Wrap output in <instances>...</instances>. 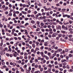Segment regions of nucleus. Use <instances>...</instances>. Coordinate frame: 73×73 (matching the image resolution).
<instances>
[{
    "instance_id": "obj_31",
    "label": "nucleus",
    "mask_w": 73,
    "mask_h": 73,
    "mask_svg": "<svg viewBox=\"0 0 73 73\" xmlns=\"http://www.w3.org/2000/svg\"><path fill=\"white\" fill-rule=\"evenodd\" d=\"M28 25H29V23H26L25 25V27H27Z\"/></svg>"
},
{
    "instance_id": "obj_61",
    "label": "nucleus",
    "mask_w": 73,
    "mask_h": 73,
    "mask_svg": "<svg viewBox=\"0 0 73 73\" xmlns=\"http://www.w3.org/2000/svg\"><path fill=\"white\" fill-rule=\"evenodd\" d=\"M3 25L2 24H0V28H3Z\"/></svg>"
},
{
    "instance_id": "obj_62",
    "label": "nucleus",
    "mask_w": 73,
    "mask_h": 73,
    "mask_svg": "<svg viewBox=\"0 0 73 73\" xmlns=\"http://www.w3.org/2000/svg\"><path fill=\"white\" fill-rule=\"evenodd\" d=\"M46 60H43V61H42V62L43 63H45L46 62Z\"/></svg>"
},
{
    "instance_id": "obj_27",
    "label": "nucleus",
    "mask_w": 73,
    "mask_h": 73,
    "mask_svg": "<svg viewBox=\"0 0 73 73\" xmlns=\"http://www.w3.org/2000/svg\"><path fill=\"white\" fill-rule=\"evenodd\" d=\"M69 23H70V24H72V23H73V21L72 22V21H69Z\"/></svg>"
},
{
    "instance_id": "obj_1",
    "label": "nucleus",
    "mask_w": 73,
    "mask_h": 73,
    "mask_svg": "<svg viewBox=\"0 0 73 73\" xmlns=\"http://www.w3.org/2000/svg\"><path fill=\"white\" fill-rule=\"evenodd\" d=\"M25 35H27V37H28V38H30L31 37H30V36H29V35H28V32L27 30H25Z\"/></svg>"
},
{
    "instance_id": "obj_54",
    "label": "nucleus",
    "mask_w": 73,
    "mask_h": 73,
    "mask_svg": "<svg viewBox=\"0 0 73 73\" xmlns=\"http://www.w3.org/2000/svg\"><path fill=\"white\" fill-rule=\"evenodd\" d=\"M5 15H8V12L6 11L5 12Z\"/></svg>"
},
{
    "instance_id": "obj_57",
    "label": "nucleus",
    "mask_w": 73,
    "mask_h": 73,
    "mask_svg": "<svg viewBox=\"0 0 73 73\" xmlns=\"http://www.w3.org/2000/svg\"><path fill=\"white\" fill-rule=\"evenodd\" d=\"M5 70L6 71H8L9 70V68H5Z\"/></svg>"
},
{
    "instance_id": "obj_13",
    "label": "nucleus",
    "mask_w": 73,
    "mask_h": 73,
    "mask_svg": "<svg viewBox=\"0 0 73 73\" xmlns=\"http://www.w3.org/2000/svg\"><path fill=\"white\" fill-rule=\"evenodd\" d=\"M36 32H38V31H40V29L38 28L36 29L35 30Z\"/></svg>"
},
{
    "instance_id": "obj_19",
    "label": "nucleus",
    "mask_w": 73,
    "mask_h": 73,
    "mask_svg": "<svg viewBox=\"0 0 73 73\" xmlns=\"http://www.w3.org/2000/svg\"><path fill=\"white\" fill-rule=\"evenodd\" d=\"M66 60L64 59H64H62L61 60V62H66Z\"/></svg>"
},
{
    "instance_id": "obj_25",
    "label": "nucleus",
    "mask_w": 73,
    "mask_h": 73,
    "mask_svg": "<svg viewBox=\"0 0 73 73\" xmlns=\"http://www.w3.org/2000/svg\"><path fill=\"white\" fill-rule=\"evenodd\" d=\"M24 58L25 60H27V59H28V56H25Z\"/></svg>"
},
{
    "instance_id": "obj_2",
    "label": "nucleus",
    "mask_w": 73,
    "mask_h": 73,
    "mask_svg": "<svg viewBox=\"0 0 73 73\" xmlns=\"http://www.w3.org/2000/svg\"><path fill=\"white\" fill-rule=\"evenodd\" d=\"M58 34L57 33H55L54 34H53L52 35V37H56V36H57Z\"/></svg>"
},
{
    "instance_id": "obj_14",
    "label": "nucleus",
    "mask_w": 73,
    "mask_h": 73,
    "mask_svg": "<svg viewBox=\"0 0 73 73\" xmlns=\"http://www.w3.org/2000/svg\"><path fill=\"white\" fill-rule=\"evenodd\" d=\"M20 69H21V70L22 72H24V69L22 67H21L20 68Z\"/></svg>"
},
{
    "instance_id": "obj_18",
    "label": "nucleus",
    "mask_w": 73,
    "mask_h": 73,
    "mask_svg": "<svg viewBox=\"0 0 73 73\" xmlns=\"http://www.w3.org/2000/svg\"><path fill=\"white\" fill-rule=\"evenodd\" d=\"M22 37L23 38H24L25 40H26L27 38H24V37H25V36L24 35H23Z\"/></svg>"
},
{
    "instance_id": "obj_20",
    "label": "nucleus",
    "mask_w": 73,
    "mask_h": 73,
    "mask_svg": "<svg viewBox=\"0 0 73 73\" xmlns=\"http://www.w3.org/2000/svg\"><path fill=\"white\" fill-rule=\"evenodd\" d=\"M61 33H62L65 34V31H61Z\"/></svg>"
},
{
    "instance_id": "obj_55",
    "label": "nucleus",
    "mask_w": 73,
    "mask_h": 73,
    "mask_svg": "<svg viewBox=\"0 0 73 73\" xmlns=\"http://www.w3.org/2000/svg\"><path fill=\"white\" fill-rule=\"evenodd\" d=\"M20 59H23V56H21L19 57Z\"/></svg>"
},
{
    "instance_id": "obj_58",
    "label": "nucleus",
    "mask_w": 73,
    "mask_h": 73,
    "mask_svg": "<svg viewBox=\"0 0 73 73\" xmlns=\"http://www.w3.org/2000/svg\"><path fill=\"white\" fill-rule=\"evenodd\" d=\"M65 27V26H64V25H63L62 26V29H64Z\"/></svg>"
},
{
    "instance_id": "obj_17",
    "label": "nucleus",
    "mask_w": 73,
    "mask_h": 73,
    "mask_svg": "<svg viewBox=\"0 0 73 73\" xmlns=\"http://www.w3.org/2000/svg\"><path fill=\"white\" fill-rule=\"evenodd\" d=\"M23 68L25 69H27V65L25 64L23 66Z\"/></svg>"
},
{
    "instance_id": "obj_36",
    "label": "nucleus",
    "mask_w": 73,
    "mask_h": 73,
    "mask_svg": "<svg viewBox=\"0 0 73 73\" xmlns=\"http://www.w3.org/2000/svg\"><path fill=\"white\" fill-rule=\"evenodd\" d=\"M31 60H32L33 61L34 60H35V58H34V57H32L31 58Z\"/></svg>"
},
{
    "instance_id": "obj_29",
    "label": "nucleus",
    "mask_w": 73,
    "mask_h": 73,
    "mask_svg": "<svg viewBox=\"0 0 73 73\" xmlns=\"http://www.w3.org/2000/svg\"><path fill=\"white\" fill-rule=\"evenodd\" d=\"M28 56V53H25L24 54V56Z\"/></svg>"
},
{
    "instance_id": "obj_9",
    "label": "nucleus",
    "mask_w": 73,
    "mask_h": 73,
    "mask_svg": "<svg viewBox=\"0 0 73 73\" xmlns=\"http://www.w3.org/2000/svg\"><path fill=\"white\" fill-rule=\"evenodd\" d=\"M47 54L48 56H49V57L50 56H51V53L50 52H48Z\"/></svg>"
},
{
    "instance_id": "obj_39",
    "label": "nucleus",
    "mask_w": 73,
    "mask_h": 73,
    "mask_svg": "<svg viewBox=\"0 0 73 73\" xmlns=\"http://www.w3.org/2000/svg\"><path fill=\"white\" fill-rule=\"evenodd\" d=\"M40 22H39V21H37L36 22V24H37V25H39L40 24Z\"/></svg>"
},
{
    "instance_id": "obj_60",
    "label": "nucleus",
    "mask_w": 73,
    "mask_h": 73,
    "mask_svg": "<svg viewBox=\"0 0 73 73\" xmlns=\"http://www.w3.org/2000/svg\"><path fill=\"white\" fill-rule=\"evenodd\" d=\"M15 13H16V14H19V11H17L15 12Z\"/></svg>"
},
{
    "instance_id": "obj_24",
    "label": "nucleus",
    "mask_w": 73,
    "mask_h": 73,
    "mask_svg": "<svg viewBox=\"0 0 73 73\" xmlns=\"http://www.w3.org/2000/svg\"><path fill=\"white\" fill-rule=\"evenodd\" d=\"M31 17H32V18L34 17V19L36 18V17H34L35 15H31Z\"/></svg>"
},
{
    "instance_id": "obj_35",
    "label": "nucleus",
    "mask_w": 73,
    "mask_h": 73,
    "mask_svg": "<svg viewBox=\"0 0 73 73\" xmlns=\"http://www.w3.org/2000/svg\"><path fill=\"white\" fill-rule=\"evenodd\" d=\"M73 29L72 28H70L68 29V30L69 31H73Z\"/></svg>"
},
{
    "instance_id": "obj_15",
    "label": "nucleus",
    "mask_w": 73,
    "mask_h": 73,
    "mask_svg": "<svg viewBox=\"0 0 73 73\" xmlns=\"http://www.w3.org/2000/svg\"><path fill=\"white\" fill-rule=\"evenodd\" d=\"M19 54H14V57H17V56Z\"/></svg>"
},
{
    "instance_id": "obj_47",
    "label": "nucleus",
    "mask_w": 73,
    "mask_h": 73,
    "mask_svg": "<svg viewBox=\"0 0 73 73\" xmlns=\"http://www.w3.org/2000/svg\"><path fill=\"white\" fill-rule=\"evenodd\" d=\"M22 49L23 50H24L25 49V47H23L22 48Z\"/></svg>"
},
{
    "instance_id": "obj_40",
    "label": "nucleus",
    "mask_w": 73,
    "mask_h": 73,
    "mask_svg": "<svg viewBox=\"0 0 73 73\" xmlns=\"http://www.w3.org/2000/svg\"><path fill=\"white\" fill-rule=\"evenodd\" d=\"M22 42H22V44L23 45H25V42H23V41H22Z\"/></svg>"
},
{
    "instance_id": "obj_44",
    "label": "nucleus",
    "mask_w": 73,
    "mask_h": 73,
    "mask_svg": "<svg viewBox=\"0 0 73 73\" xmlns=\"http://www.w3.org/2000/svg\"><path fill=\"white\" fill-rule=\"evenodd\" d=\"M58 0H55V3H57L58 2Z\"/></svg>"
},
{
    "instance_id": "obj_37",
    "label": "nucleus",
    "mask_w": 73,
    "mask_h": 73,
    "mask_svg": "<svg viewBox=\"0 0 73 73\" xmlns=\"http://www.w3.org/2000/svg\"><path fill=\"white\" fill-rule=\"evenodd\" d=\"M28 59H29V60H30V59H31V56L30 55H29L28 56Z\"/></svg>"
},
{
    "instance_id": "obj_10",
    "label": "nucleus",
    "mask_w": 73,
    "mask_h": 73,
    "mask_svg": "<svg viewBox=\"0 0 73 73\" xmlns=\"http://www.w3.org/2000/svg\"><path fill=\"white\" fill-rule=\"evenodd\" d=\"M34 67H35V68H36V69H37V68H38V64H36L35 65Z\"/></svg>"
},
{
    "instance_id": "obj_11",
    "label": "nucleus",
    "mask_w": 73,
    "mask_h": 73,
    "mask_svg": "<svg viewBox=\"0 0 73 73\" xmlns=\"http://www.w3.org/2000/svg\"><path fill=\"white\" fill-rule=\"evenodd\" d=\"M45 57L46 59L47 60H48L49 59V58L48 56H47L46 55Z\"/></svg>"
},
{
    "instance_id": "obj_34",
    "label": "nucleus",
    "mask_w": 73,
    "mask_h": 73,
    "mask_svg": "<svg viewBox=\"0 0 73 73\" xmlns=\"http://www.w3.org/2000/svg\"><path fill=\"white\" fill-rule=\"evenodd\" d=\"M40 72H42V71H43V68H40Z\"/></svg>"
},
{
    "instance_id": "obj_59",
    "label": "nucleus",
    "mask_w": 73,
    "mask_h": 73,
    "mask_svg": "<svg viewBox=\"0 0 73 73\" xmlns=\"http://www.w3.org/2000/svg\"><path fill=\"white\" fill-rule=\"evenodd\" d=\"M44 54V52H40V54H41V56L43 54Z\"/></svg>"
},
{
    "instance_id": "obj_50",
    "label": "nucleus",
    "mask_w": 73,
    "mask_h": 73,
    "mask_svg": "<svg viewBox=\"0 0 73 73\" xmlns=\"http://www.w3.org/2000/svg\"><path fill=\"white\" fill-rule=\"evenodd\" d=\"M9 7H10V8H11L12 7V5H11V4H9Z\"/></svg>"
},
{
    "instance_id": "obj_45",
    "label": "nucleus",
    "mask_w": 73,
    "mask_h": 73,
    "mask_svg": "<svg viewBox=\"0 0 73 73\" xmlns=\"http://www.w3.org/2000/svg\"><path fill=\"white\" fill-rule=\"evenodd\" d=\"M46 55H45L44 54L41 55L42 57H45Z\"/></svg>"
},
{
    "instance_id": "obj_49",
    "label": "nucleus",
    "mask_w": 73,
    "mask_h": 73,
    "mask_svg": "<svg viewBox=\"0 0 73 73\" xmlns=\"http://www.w3.org/2000/svg\"><path fill=\"white\" fill-rule=\"evenodd\" d=\"M46 16H49V15H50V14H49V12H48L46 13Z\"/></svg>"
},
{
    "instance_id": "obj_4",
    "label": "nucleus",
    "mask_w": 73,
    "mask_h": 73,
    "mask_svg": "<svg viewBox=\"0 0 73 73\" xmlns=\"http://www.w3.org/2000/svg\"><path fill=\"white\" fill-rule=\"evenodd\" d=\"M72 25H67L66 26V27H67L68 29V28H71V27H72Z\"/></svg>"
},
{
    "instance_id": "obj_46",
    "label": "nucleus",
    "mask_w": 73,
    "mask_h": 73,
    "mask_svg": "<svg viewBox=\"0 0 73 73\" xmlns=\"http://www.w3.org/2000/svg\"><path fill=\"white\" fill-rule=\"evenodd\" d=\"M32 66H35V63H33L32 65H31Z\"/></svg>"
},
{
    "instance_id": "obj_41",
    "label": "nucleus",
    "mask_w": 73,
    "mask_h": 73,
    "mask_svg": "<svg viewBox=\"0 0 73 73\" xmlns=\"http://www.w3.org/2000/svg\"><path fill=\"white\" fill-rule=\"evenodd\" d=\"M32 45L33 48H35L36 47V46H35V44H32Z\"/></svg>"
},
{
    "instance_id": "obj_51",
    "label": "nucleus",
    "mask_w": 73,
    "mask_h": 73,
    "mask_svg": "<svg viewBox=\"0 0 73 73\" xmlns=\"http://www.w3.org/2000/svg\"><path fill=\"white\" fill-rule=\"evenodd\" d=\"M53 24L54 25H57V23H55V22H54L53 23Z\"/></svg>"
},
{
    "instance_id": "obj_48",
    "label": "nucleus",
    "mask_w": 73,
    "mask_h": 73,
    "mask_svg": "<svg viewBox=\"0 0 73 73\" xmlns=\"http://www.w3.org/2000/svg\"><path fill=\"white\" fill-rule=\"evenodd\" d=\"M52 71L53 72H54L56 71V70L55 69L53 68L52 69Z\"/></svg>"
},
{
    "instance_id": "obj_5",
    "label": "nucleus",
    "mask_w": 73,
    "mask_h": 73,
    "mask_svg": "<svg viewBox=\"0 0 73 73\" xmlns=\"http://www.w3.org/2000/svg\"><path fill=\"white\" fill-rule=\"evenodd\" d=\"M17 64H21V61L20 60H19L18 61H17Z\"/></svg>"
},
{
    "instance_id": "obj_8",
    "label": "nucleus",
    "mask_w": 73,
    "mask_h": 73,
    "mask_svg": "<svg viewBox=\"0 0 73 73\" xmlns=\"http://www.w3.org/2000/svg\"><path fill=\"white\" fill-rule=\"evenodd\" d=\"M21 12L23 14H24V15H26V14H27V12H26L25 11H21Z\"/></svg>"
},
{
    "instance_id": "obj_21",
    "label": "nucleus",
    "mask_w": 73,
    "mask_h": 73,
    "mask_svg": "<svg viewBox=\"0 0 73 73\" xmlns=\"http://www.w3.org/2000/svg\"><path fill=\"white\" fill-rule=\"evenodd\" d=\"M68 28L66 26V27H65V28L64 29V30H65V31H67L68 30Z\"/></svg>"
},
{
    "instance_id": "obj_3",
    "label": "nucleus",
    "mask_w": 73,
    "mask_h": 73,
    "mask_svg": "<svg viewBox=\"0 0 73 73\" xmlns=\"http://www.w3.org/2000/svg\"><path fill=\"white\" fill-rule=\"evenodd\" d=\"M0 53L1 55H4V54H5V52L4 51H2L0 52Z\"/></svg>"
},
{
    "instance_id": "obj_23",
    "label": "nucleus",
    "mask_w": 73,
    "mask_h": 73,
    "mask_svg": "<svg viewBox=\"0 0 73 73\" xmlns=\"http://www.w3.org/2000/svg\"><path fill=\"white\" fill-rule=\"evenodd\" d=\"M48 51H46V50H45L44 51V54H48Z\"/></svg>"
},
{
    "instance_id": "obj_28",
    "label": "nucleus",
    "mask_w": 73,
    "mask_h": 73,
    "mask_svg": "<svg viewBox=\"0 0 73 73\" xmlns=\"http://www.w3.org/2000/svg\"><path fill=\"white\" fill-rule=\"evenodd\" d=\"M68 40H69V41H73V38H70L68 39Z\"/></svg>"
},
{
    "instance_id": "obj_42",
    "label": "nucleus",
    "mask_w": 73,
    "mask_h": 73,
    "mask_svg": "<svg viewBox=\"0 0 73 73\" xmlns=\"http://www.w3.org/2000/svg\"><path fill=\"white\" fill-rule=\"evenodd\" d=\"M21 52V51H20V50H18L17 51V53H20Z\"/></svg>"
},
{
    "instance_id": "obj_12",
    "label": "nucleus",
    "mask_w": 73,
    "mask_h": 73,
    "mask_svg": "<svg viewBox=\"0 0 73 73\" xmlns=\"http://www.w3.org/2000/svg\"><path fill=\"white\" fill-rule=\"evenodd\" d=\"M27 3L29 5H31V3H30L29 1H27Z\"/></svg>"
},
{
    "instance_id": "obj_32",
    "label": "nucleus",
    "mask_w": 73,
    "mask_h": 73,
    "mask_svg": "<svg viewBox=\"0 0 73 73\" xmlns=\"http://www.w3.org/2000/svg\"><path fill=\"white\" fill-rule=\"evenodd\" d=\"M3 18L2 19V20L3 21H4L5 19V17H4V16H3Z\"/></svg>"
},
{
    "instance_id": "obj_7",
    "label": "nucleus",
    "mask_w": 73,
    "mask_h": 73,
    "mask_svg": "<svg viewBox=\"0 0 73 73\" xmlns=\"http://www.w3.org/2000/svg\"><path fill=\"white\" fill-rule=\"evenodd\" d=\"M9 52H11V51H12V49L11 48L10 46H9Z\"/></svg>"
},
{
    "instance_id": "obj_53",
    "label": "nucleus",
    "mask_w": 73,
    "mask_h": 73,
    "mask_svg": "<svg viewBox=\"0 0 73 73\" xmlns=\"http://www.w3.org/2000/svg\"><path fill=\"white\" fill-rule=\"evenodd\" d=\"M41 31L43 32H45V29H41Z\"/></svg>"
},
{
    "instance_id": "obj_22",
    "label": "nucleus",
    "mask_w": 73,
    "mask_h": 73,
    "mask_svg": "<svg viewBox=\"0 0 73 73\" xmlns=\"http://www.w3.org/2000/svg\"><path fill=\"white\" fill-rule=\"evenodd\" d=\"M40 25L42 27V26H44V23H40Z\"/></svg>"
},
{
    "instance_id": "obj_30",
    "label": "nucleus",
    "mask_w": 73,
    "mask_h": 73,
    "mask_svg": "<svg viewBox=\"0 0 73 73\" xmlns=\"http://www.w3.org/2000/svg\"><path fill=\"white\" fill-rule=\"evenodd\" d=\"M31 23H32V24H35V21H34L32 20L31 21Z\"/></svg>"
},
{
    "instance_id": "obj_63",
    "label": "nucleus",
    "mask_w": 73,
    "mask_h": 73,
    "mask_svg": "<svg viewBox=\"0 0 73 73\" xmlns=\"http://www.w3.org/2000/svg\"><path fill=\"white\" fill-rule=\"evenodd\" d=\"M33 60H31L30 61V63H31V64H32V63H33Z\"/></svg>"
},
{
    "instance_id": "obj_56",
    "label": "nucleus",
    "mask_w": 73,
    "mask_h": 73,
    "mask_svg": "<svg viewBox=\"0 0 73 73\" xmlns=\"http://www.w3.org/2000/svg\"><path fill=\"white\" fill-rule=\"evenodd\" d=\"M38 5L39 7H41V6H42V5H41V4L40 3H39L38 4Z\"/></svg>"
},
{
    "instance_id": "obj_64",
    "label": "nucleus",
    "mask_w": 73,
    "mask_h": 73,
    "mask_svg": "<svg viewBox=\"0 0 73 73\" xmlns=\"http://www.w3.org/2000/svg\"><path fill=\"white\" fill-rule=\"evenodd\" d=\"M27 73H30V71L29 70H27L26 71Z\"/></svg>"
},
{
    "instance_id": "obj_38",
    "label": "nucleus",
    "mask_w": 73,
    "mask_h": 73,
    "mask_svg": "<svg viewBox=\"0 0 73 73\" xmlns=\"http://www.w3.org/2000/svg\"><path fill=\"white\" fill-rule=\"evenodd\" d=\"M18 45H19V46H20V47H21V46H22V44L20 42V43L19 44H18Z\"/></svg>"
},
{
    "instance_id": "obj_16",
    "label": "nucleus",
    "mask_w": 73,
    "mask_h": 73,
    "mask_svg": "<svg viewBox=\"0 0 73 73\" xmlns=\"http://www.w3.org/2000/svg\"><path fill=\"white\" fill-rule=\"evenodd\" d=\"M34 73H40V71L39 70H37L36 71H35L34 72Z\"/></svg>"
},
{
    "instance_id": "obj_6",
    "label": "nucleus",
    "mask_w": 73,
    "mask_h": 73,
    "mask_svg": "<svg viewBox=\"0 0 73 73\" xmlns=\"http://www.w3.org/2000/svg\"><path fill=\"white\" fill-rule=\"evenodd\" d=\"M48 42H44V45L45 46H48Z\"/></svg>"
},
{
    "instance_id": "obj_52",
    "label": "nucleus",
    "mask_w": 73,
    "mask_h": 73,
    "mask_svg": "<svg viewBox=\"0 0 73 73\" xmlns=\"http://www.w3.org/2000/svg\"><path fill=\"white\" fill-rule=\"evenodd\" d=\"M41 58V57H38L37 59L38 60H40Z\"/></svg>"
},
{
    "instance_id": "obj_43",
    "label": "nucleus",
    "mask_w": 73,
    "mask_h": 73,
    "mask_svg": "<svg viewBox=\"0 0 73 73\" xmlns=\"http://www.w3.org/2000/svg\"><path fill=\"white\" fill-rule=\"evenodd\" d=\"M54 64L55 65H57V64H58V62H57V61H56L54 62Z\"/></svg>"
},
{
    "instance_id": "obj_33",
    "label": "nucleus",
    "mask_w": 73,
    "mask_h": 73,
    "mask_svg": "<svg viewBox=\"0 0 73 73\" xmlns=\"http://www.w3.org/2000/svg\"><path fill=\"white\" fill-rule=\"evenodd\" d=\"M48 66L49 68H52V65L50 64L48 65Z\"/></svg>"
},
{
    "instance_id": "obj_26",
    "label": "nucleus",
    "mask_w": 73,
    "mask_h": 73,
    "mask_svg": "<svg viewBox=\"0 0 73 73\" xmlns=\"http://www.w3.org/2000/svg\"><path fill=\"white\" fill-rule=\"evenodd\" d=\"M50 58H52V59H53V58H54V56H49Z\"/></svg>"
}]
</instances>
